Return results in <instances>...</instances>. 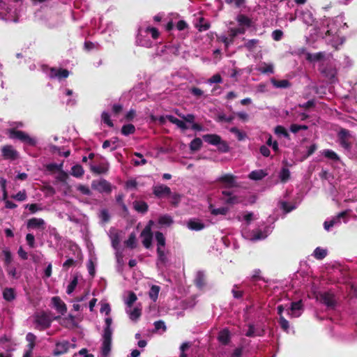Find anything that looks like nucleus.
Instances as JSON below:
<instances>
[{"mask_svg": "<svg viewBox=\"0 0 357 357\" xmlns=\"http://www.w3.org/2000/svg\"><path fill=\"white\" fill-rule=\"evenodd\" d=\"M224 202L227 204L234 205L242 202V199L240 197L232 195L229 197L225 198L224 199Z\"/></svg>", "mask_w": 357, "mask_h": 357, "instance_id": "37998d69", "label": "nucleus"}, {"mask_svg": "<svg viewBox=\"0 0 357 357\" xmlns=\"http://www.w3.org/2000/svg\"><path fill=\"white\" fill-rule=\"evenodd\" d=\"M158 223L162 225H170L173 223V220L170 215H164L159 218Z\"/></svg>", "mask_w": 357, "mask_h": 357, "instance_id": "58836bf2", "label": "nucleus"}, {"mask_svg": "<svg viewBox=\"0 0 357 357\" xmlns=\"http://www.w3.org/2000/svg\"><path fill=\"white\" fill-rule=\"evenodd\" d=\"M155 238L157 242V248H165L166 239L161 231H155Z\"/></svg>", "mask_w": 357, "mask_h": 357, "instance_id": "393cba45", "label": "nucleus"}, {"mask_svg": "<svg viewBox=\"0 0 357 357\" xmlns=\"http://www.w3.org/2000/svg\"><path fill=\"white\" fill-rule=\"evenodd\" d=\"M112 246L114 249L118 250L120 243V236L119 234L116 233L111 236Z\"/></svg>", "mask_w": 357, "mask_h": 357, "instance_id": "de8ad7c7", "label": "nucleus"}, {"mask_svg": "<svg viewBox=\"0 0 357 357\" xmlns=\"http://www.w3.org/2000/svg\"><path fill=\"white\" fill-rule=\"evenodd\" d=\"M278 322L280 324L281 328L284 331L288 332V330L289 328V321L283 316H281V317L279 318Z\"/></svg>", "mask_w": 357, "mask_h": 357, "instance_id": "864d4df0", "label": "nucleus"}, {"mask_svg": "<svg viewBox=\"0 0 357 357\" xmlns=\"http://www.w3.org/2000/svg\"><path fill=\"white\" fill-rule=\"evenodd\" d=\"M36 323L42 326L43 329L50 327L52 321L45 312L38 314L35 317Z\"/></svg>", "mask_w": 357, "mask_h": 357, "instance_id": "6e6552de", "label": "nucleus"}, {"mask_svg": "<svg viewBox=\"0 0 357 357\" xmlns=\"http://www.w3.org/2000/svg\"><path fill=\"white\" fill-rule=\"evenodd\" d=\"M320 300L321 303L328 307H334L335 306L336 302L333 294L324 292L321 294Z\"/></svg>", "mask_w": 357, "mask_h": 357, "instance_id": "9d476101", "label": "nucleus"}, {"mask_svg": "<svg viewBox=\"0 0 357 357\" xmlns=\"http://www.w3.org/2000/svg\"><path fill=\"white\" fill-rule=\"evenodd\" d=\"M9 138L13 139H18L21 142L31 146H35L37 144V140L29 136L27 133L22 130H17L16 128H11L8 130Z\"/></svg>", "mask_w": 357, "mask_h": 357, "instance_id": "f257e3e1", "label": "nucleus"}, {"mask_svg": "<svg viewBox=\"0 0 357 357\" xmlns=\"http://www.w3.org/2000/svg\"><path fill=\"white\" fill-rule=\"evenodd\" d=\"M204 142L209 144L217 146L220 142L221 137L217 134H206L202 136Z\"/></svg>", "mask_w": 357, "mask_h": 357, "instance_id": "4468645a", "label": "nucleus"}, {"mask_svg": "<svg viewBox=\"0 0 357 357\" xmlns=\"http://www.w3.org/2000/svg\"><path fill=\"white\" fill-rule=\"evenodd\" d=\"M3 297L6 301H12L15 298V290L13 288H5L3 291Z\"/></svg>", "mask_w": 357, "mask_h": 357, "instance_id": "bb28decb", "label": "nucleus"}, {"mask_svg": "<svg viewBox=\"0 0 357 357\" xmlns=\"http://www.w3.org/2000/svg\"><path fill=\"white\" fill-rule=\"evenodd\" d=\"M112 335V334H109V332L103 333L102 335V354L105 357H107L111 351Z\"/></svg>", "mask_w": 357, "mask_h": 357, "instance_id": "0eeeda50", "label": "nucleus"}, {"mask_svg": "<svg viewBox=\"0 0 357 357\" xmlns=\"http://www.w3.org/2000/svg\"><path fill=\"white\" fill-rule=\"evenodd\" d=\"M211 213L213 215H226L228 211L229 208L227 207H220L218 208H213V205H210L209 206Z\"/></svg>", "mask_w": 357, "mask_h": 357, "instance_id": "c9c22d12", "label": "nucleus"}, {"mask_svg": "<svg viewBox=\"0 0 357 357\" xmlns=\"http://www.w3.org/2000/svg\"><path fill=\"white\" fill-rule=\"evenodd\" d=\"M166 118L170 123L175 124L183 130H185L188 128L183 120H180L172 115H167Z\"/></svg>", "mask_w": 357, "mask_h": 357, "instance_id": "412c9836", "label": "nucleus"}, {"mask_svg": "<svg viewBox=\"0 0 357 357\" xmlns=\"http://www.w3.org/2000/svg\"><path fill=\"white\" fill-rule=\"evenodd\" d=\"M218 339L224 345H227L231 340L230 333L228 329H223L219 333Z\"/></svg>", "mask_w": 357, "mask_h": 357, "instance_id": "aec40b11", "label": "nucleus"}, {"mask_svg": "<svg viewBox=\"0 0 357 357\" xmlns=\"http://www.w3.org/2000/svg\"><path fill=\"white\" fill-rule=\"evenodd\" d=\"M282 36H283V32H282V31H281L280 29H276V30L273 31L272 33V37H273V40L275 41L280 40L282 39Z\"/></svg>", "mask_w": 357, "mask_h": 357, "instance_id": "774afa93", "label": "nucleus"}, {"mask_svg": "<svg viewBox=\"0 0 357 357\" xmlns=\"http://www.w3.org/2000/svg\"><path fill=\"white\" fill-rule=\"evenodd\" d=\"M100 218H101L103 222H109L110 220V215L109 214L108 211L107 209H102L100 211Z\"/></svg>", "mask_w": 357, "mask_h": 357, "instance_id": "680f3d73", "label": "nucleus"}, {"mask_svg": "<svg viewBox=\"0 0 357 357\" xmlns=\"http://www.w3.org/2000/svg\"><path fill=\"white\" fill-rule=\"evenodd\" d=\"M91 188L100 193H111L112 187L111 183L104 178L93 180L91 182Z\"/></svg>", "mask_w": 357, "mask_h": 357, "instance_id": "f03ea898", "label": "nucleus"}, {"mask_svg": "<svg viewBox=\"0 0 357 357\" xmlns=\"http://www.w3.org/2000/svg\"><path fill=\"white\" fill-rule=\"evenodd\" d=\"M11 197L17 201L22 202L26 200L27 196L25 190L20 191L16 195H12Z\"/></svg>", "mask_w": 357, "mask_h": 357, "instance_id": "4d7b16f0", "label": "nucleus"}, {"mask_svg": "<svg viewBox=\"0 0 357 357\" xmlns=\"http://www.w3.org/2000/svg\"><path fill=\"white\" fill-rule=\"evenodd\" d=\"M45 225V221L41 218H33L28 220V228H39Z\"/></svg>", "mask_w": 357, "mask_h": 357, "instance_id": "5701e85b", "label": "nucleus"}, {"mask_svg": "<svg viewBox=\"0 0 357 357\" xmlns=\"http://www.w3.org/2000/svg\"><path fill=\"white\" fill-rule=\"evenodd\" d=\"M234 116L233 115L227 116L225 114L221 113V114H218L216 121L218 122L231 123L234 120Z\"/></svg>", "mask_w": 357, "mask_h": 357, "instance_id": "c03bdc74", "label": "nucleus"}, {"mask_svg": "<svg viewBox=\"0 0 357 357\" xmlns=\"http://www.w3.org/2000/svg\"><path fill=\"white\" fill-rule=\"evenodd\" d=\"M142 315V310L139 307H135L130 311L129 317L132 321H137Z\"/></svg>", "mask_w": 357, "mask_h": 357, "instance_id": "ea45409f", "label": "nucleus"}, {"mask_svg": "<svg viewBox=\"0 0 357 357\" xmlns=\"http://www.w3.org/2000/svg\"><path fill=\"white\" fill-rule=\"evenodd\" d=\"M78 283V277L77 275H75L70 282V284L67 287L66 293L68 294H71L75 289L76 288Z\"/></svg>", "mask_w": 357, "mask_h": 357, "instance_id": "e433bc0d", "label": "nucleus"}, {"mask_svg": "<svg viewBox=\"0 0 357 357\" xmlns=\"http://www.w3.org/2000/svg\"><path fill=\"white\" fill-rule=\"evenodd\" d=\"M327 255V250L323 248H321L320 247H317L314 250L313 253V256L315 259L318 260H321L324 258H325Z\"/></svg>", "mask_w": 357, "mask_h": 357, "instance_id": "f704fd0d", "label": "nucleus"}, {"mask_svg": "<svg viewBox=\"0 0 357 357\" xmlns=\"http://www.w3.org/2000/svg\"><path fill=\"white\" fill-rule=\"evenodd\" d=\"M324 57V52H317L315 54L307 53L306 55V59L309 61H318L323 59Z\"/></svg>", "mask_w": 357, "mask_h": 357, "instance_id": "473e14b6", "label": "nucleus"}, {"mask_svg": "<svg viewBox=\"0 0 357 357\" xmlns=\"http://www.w3.org/2000/svg\"><path fill=\"white\" fill-rule=\"evenodd\" d=\"M121 132L122 135L128 136L135 132V127L131 123L126 124L122 126Z\"/></svg>", "mask_w": 357, "mask_h": 357, "instance_id": "2f4dec72", "label": "nucleus"}, {"mask_svg": "<svg viewBox=\"0 0 357 357\" xmlns=\"http://www.w3.org/2000/svg\"><path fill=\"white\" fill-rule=\"evenodd\" d=\"M1 154L5 160H15L19 158V153L11 145H5L1 147Z\"/></svg>", "mask_w": 357, "mask_h": 357, "instance_id": "39448f33", "label": "nucleus"}, {"mask_svg": "<svg viewBox=\"0 0 357 357\" xmlns=\"http://www.w3.org/2000/svg\"><path fill=\"white\" fill-rule=\"evenodd\" d=\"M158 259H157V266L160 264L165 265L168 262V259L167 256V253L168 252L165 251V248H157L156 250Z\"/></svg>", "mask_w": 357, "mask_h": 357, "instance_id": "dca6fc26", "label": "nucleus"}, {"mask_svg": "<svg viewBox=\"0 0 357 357\" xmlns=\"http://www.w3.org/2000/svg\"><path fill=\"white\" fill-rule=\"evenodd\" d=\"M69 76V71L67 69L51 68L50 70V77L58 78L59 79H66Z\"/></svg>", "mask_w": 357, "mask_h": 357, "instance_id": "1a4fd4ad", "label": "nucleus"}, {"mask_svg": "<svg viewBox=\"0 0 357 357\" xmlns=\"http://www.w3.org/2000/svg\"><path fill=\"white\" fill-rule=\"evenodd\" d=\"M146 31L151 34V36L153 39L158 38L160 36V33L157 28L155 27H148L146 29Z\"/></svg>", "mask_w": 357, "mask_h": 357, "instance_id": "69168bd1", "label": "nucleus"}, {"mask_svg": "<svg viewBox=\"0 0 357 357\" xmlns=\"http://www.w3.org/2000/svg\"><path fill=\"white\" fill-rule=\"evenodd\" d=\"M126 247L134 249L137 247L136 235L134 232H132L128 238L124 242Z\"/></svg>", "mask_w": 357, "mask_h": 357, "instance_id": "c756f323", "label": "nucleus"}, {"mask_svg": "<svg viewBox=\"0 0 357 357\" xmlns=\"http://www.w3.org/2000/svg\"><path fill=\"white\" fill-rule=\"evenodd\" d=\"M160 290V287L158 285L153 284L151 287V289L149 292V298L153 301L155 302L158 299Z\"/></svg>", "mask_w": 357, "mask_h": 357, "instance_id": "c85d7f7f", "label": "nucleus"}, {"mask_svg": "<svg viewBox=\"0 0 357 357\" xmlns=\"http://www.w3.org/2000/svg\"><path fill=\"white\" fill-rule=\"evenodd\" d=\"M195 285L199 289H203L206 284V275L204 271H199L194 280Z\"/></svg>", "mask_w": 357, "mask_h": 357, "instance_id": "f8f14e48", "label": "nucleus"}, {"mask_svg": "<svg viewBox=\"0 0 357 357\" xmlns=\"http://www.w3.org/2000/svg\"><path fill=\"white\" fill-rule=\"evenodd\" d=\"M188 227L191 230L200 231L205 228V225L200 221L190 220L188 222Z\"/></svg>", "mask_w": 357, "mask_h": 357, "instance_id": "b1692460", "label": "nucleus"}, {"mask_svg": "<svg viewBox=\"0 0 357 357\" xmlns=\"http://www.w3.org/2000/svg\"><path fill=\"white\" fill-rule=\"evenodd\" d=\"M137 299V295L133 291H130L126 304L128 307H131Z\"/></svg>", "mask_w": 357, "mask_h": 357, "instance_id": "8fccbe9b", "label": "nucleus"}, {"mask_svg": "<svg viewBox=\"0 0 357 357\" xmlns=\"http://www.w3.org/2000/svg\"><path fill=\"white\" fill-rule=\"evenodd\" d=\"M323 154L326 158L333 160L334 161H337L340 160V158L337 155V154L332 150H325Z\"/></svg>", "mask_w": 357, "mask_h": 357, "instance_id": "a19ab883", "label": "nucleus"}, {"mask_svg": "<svg viewBox=\"0 0 357 357\" xmlns=\"http://www.w3.org/2000/svg\"><path fill=\"white\" fill-rule=\"evenodd\" d=\"M338 142L340 146L346 150H349L351 148V132L349 130L341 128L337 133Z\"/></svg>", "mask_w": 357, "mask_h": 357, "instance_id": "7ed1b4c3", "label": "nucleus"}, {"mask_svg": "<svg viewBox=\"0 0 357 357\" xmlns=\"http://www.w3.org/2000/svg\"><path fill=\"white\" fill-rule=\"evenodd\" d=\"M260 274H261V271L259 269H255L254 271L253 275L251 277V281L257 282L259 280H264Z\"/></svg>", "mask_w": 357, "mask_h": 357, "instance_id": "e2e57ef3", "label": "nucleus"}, {"mask_svg": "<svg viewBox=\"0 0 357 357\" xmlns=\"http://www.w3.org/2000/svg\"><path fill=\"white\" fill-rule=\"evenodd\" d=\"M266 175L267 173H266L263 169H259L251 172L248 177L254 181H259L264 178Z\"/></svg>", "mask_w": 357, "mask_h": 357, "instance_id": "4be33fe9", "label": "nucleus"}, {"mask_svg": "<svg viewBox=\"0 0 357 357\" xmlns=\"http://www.w3.org/2000/svg\"><path fill=\"white\" fill-rule=\"evenodd\" d=\"M168 197L171 199L170 202L174 206H177L181 201V195L178 193H172Z\"/></svg>", "mask_w": 357, "mask_h": 357, "instance_id": "13d9d810", "label": "nucleus"}, {"mask_svg": "<svg viewBox=\"0 0 357 357\" xmlns=\"http://www.w3.org/2000/svg\"><path fill=\"white\" fill-rule=\"evenodd\" d=\"M101 119H102V121L105 124H107L109 127H110V128L114 127V123H113L112 121L110 119V116L108 112H103L101 114Z\"/></svg>", "mask_w": 357, "mask_h": 357, "instance_id": "09e8293b", "label": "nucleus"}, {"mask_svg": "<svg viewBox=\"0 0 357 357\" xmlns=\"http://www.w3.org/2000/svg\"><path fill=\"white\" fill-rule=\"evenodd\" d=\"M70 343L68 341L58 342L56 344V347L53 351L54 356H61L68 351Z\"/></svg>", "mask_w": 357, "mask_h": 357, "instance_id": "ddd939ff", "label": "nucleus"}, {"mask_svg": "<svg viewBox=\"0 0 357 357\" xmlns=\"http://www.w3.org/2000/svg\"><path fill=\"white\" fill-rule=\"evenodd\" d=\"M271 82L276 88L285 89L291 86V83L287 79L277 80L272 79Z\"/></svg>", "mask_w": 357, "mask_h": 357, "instance_id": "cd10ccee", "label": "nucleus"}, {"mask_svg": "<svg viewBox=\"0 0 357 357\" xmlns=\"http://www.w3.org/2000/svg\"><path fill=\"white\" fill-rule=\"evenodd\" d=\"M52 302L59 313L63 315L67 312L66 305L59 296H54L52 298Z\"/></svg>", "mask_w": 357, "mask_h": 357, "instance_id": "9b49d317", "label": "nucleus"}, {"mask_svg": "<svg viewBox=\"0 0 357 357\" xmlns=\"http://www.w3.org/2000/svg\"><path fill=\"white\" fill-rule=\"evenodd\" d=\"M291 177V173L288 168L282 167L279 173V178L282 183H286Z\"/></svg>", "mask_w": 357, "mask_h": 357, "instance_id": "a878e982", "label": "nucleus"}, {"mask_svg": "<svg viewBox=\"0 0 357 357\" xmlns=\"http://www.w3.org/2000/svg\"><path fill=\"white\" fill-rule=\"evenodd\" d=\"M155 329L158 331L162 329L163 331H166L167 327L165 322L162 320H158L154 322Z\"/></svg>", "mask_w": 357, "mask_h": 357, "instance_id": "338daca9", "label": "nucleus"}, {"mask_svg": "<svg viewBox=\"0 0 357 357\" xmlns=\"http://www.w3.org/2000/svg\"><path fill=\"white\" fill-rule=\"evenodd\" d=\"M236 20L239 26H243L250 28L252 26V20L244 14H239L236 16Z\"/></svg>", "mask_w": 357, "mask_h": 357, "instance_id": "f3484780", "label": "nucleus"}, {"mask_svg": "<svg viewBox=\"0 0 357 357\" xmlns=\"http://www.w3.org/2000/svg\"><path fill=\"white\" fill-rule=\"evenodd\" d=\"M26 241L30 248H33L35 247V237L33 234H27L26 236Z\"/></svg>", "mask_w": 357, "mask_h": 357, "instance_id": "0e129e2a", "label": "nucleus"}, {"mask_svg": "<svg viewBox=\"0 0 357 357\" xmlns=\"http://www.w3.org/2000/svg\"><path fill=\"white\" fill-rule=\"evenodd\" d=\"M202 146V141L200 138L196 137L190 144V149L192 151H199Z\"/></svg>", "mask_w": 357, "mask_h": 357, "instance_id": "72a5a7b5", "label": "nucleus"}, {"mask_svg": "<svg viewBox=\"0 0 357 357\" xmlns=\"http://www.w3.org/2000/svg\"><path fill=\"white\" fill-rule=\"evenodd\" d=\"M237 33L234 29V28H229L228 30V39L231 45H232L234 42L236 37L237 36Z\"/></svg>", "mask_w": 357, "mask_h": 357, "instance_id": "052dcab7", "label": "nucleus"}, {"mask_svg": "<svg viewBox=\"0 0 357 357\" xmlns=\"http://www.w3.org/2000/svg\"><path fill=\"white\" fill-rule=\"evenodd\" d=\"M153 223V222L151 220L149 222V225H147L144 229L142 231L140 236L143 238L142 239V244L143 245L149 249L151 248L152 244V240H153V233L151 231V225Z\"/></svg>", "mask_w": 357, "mask_h": 357, "instance_id": "20e7f679", "label": "nucleus"}, {"mask_svg": "<svg viewBox=\"0 0 357 357\" xmlns=\"http://www.w3.org/2000/svg\"><path fill=\"white\" fill-rule=\"evenodd\" d=\"M259 71L264 74H273L274 73L272 64L264 63V66L260 67Z\"/></svg>", "mask_w": 357, "mask_h": 357, "instance_id": "3c124183", "label": "nucleus"}, {"mask_svg": "<svg viewBox=\"0 0 357 357\" xmlns=\"http://www.w3.org/2000/svg\"><path fill=\"white\" fill-rule=\"evenodd\" d=\"M274 131H275V133L276 135H282L285 138H289V132H287L286 128L284 127H283L282 126H277L275 128Z\"/></svg>", "mask_w": 357, "mask_h": 357, "instance_id": "79ce46f5", "label": "nucleus"}, {"mask_svg": "<svg viewBox=\"0 0 357 357\" xmlns=\"http://www.w3.org/2000/svg\"><path fill=\"white\" fill-rule=\"evenodd\" d=\"M211 24L208 22L206 21L204 18L200 17L197 28L199 31H204L209 29Z\"/></svg>", "mask_w": 357, "mask_h": 357, "instance_id": "4c0bfd02", "label": "nucleus"}, {"mask_svg": "<svg viewBox=\"0 0 357 357\" xmlns=\"http://www.w3.org/2000/svg\"><path fill=\"white\" fill-rule=\"evenodd\" d=\"M84 173V169L80 165H75L71 168V174L76 178L82 177Z\"/></svg>", "mask_w": 357, "mask_h": 357, "instance_id": "7c9ffc66", "label": "nucleus"}, {"mask_svg": "<svg viewBox=\"0 0 357 357\" xmlns=\"http://www.w3.org/2000/svg\"><path fill=\"white\" fill-rule=\"evenodd\" d=\"M153 194L158 198H166L171 195V189L169 187L160 184L153 186Z\"/></svg>", "mask_w": 357, "mask_h": 357, "instance_id": "423d86ee", "label": "nucleus"}, {"mask_svg": "<svg viewBox=\"0 0 357 357\" xmlns=\"http://www.w3.org/2000/svg\"><path fill=\"white\" fill-rule=\"evenodd\" d=\"M307 129L308 127L305 125L291 124L290 126V131L293 133H297L301 130H306Z\"/></svg>", "mask_w": 357, "mask_h": 357, "instance_id": "5fc2aeb1", "label": "nucleus"}, {"mask_svg": "<svg viewBox=\"0 0 357 357\" xmlns=\"http://www.w3.org/2000/svg\"><path fill=\"white\" fill-rule=\"evenodd\" d=\"M259 40L258 39H250V40H248L244 44V47L248 50L252 51L259 44Z\"/></svg>", "mask_w": 357, "mask_h": 357, "instance_id": "a18cd8bd", "label": "nucleus"}, {"mask_svg": "<svg viewBox=\"0 0 357 357\" xmlns=\"http://www.w3.org/2000/svg\"><path fill=\"white\" fill-rule=\"evenodd\" d=\"M218 181L227 184L229 188L236 186V176L230 174L222 175L218 179Z\"/></svg>", "mask_w": 357, "mask_h": 357, "instance_id": "2eb2a0df", "label": "nucleus"}, {"mask_svg": "<svg viewBox=\"0 0 357 357\" xmlns=\"http://www.w3.org/2000/svg\"><path fill=\"white\" fill-rule=\"evenodd\" d=\"M77 190L79 191L82 194L87 196L91 195L92 192L91 190L86 185L79 184L77 187Z\"/></svg>", "mask_w": 357, "mask_h": 357, "instance_id": "bf43d9fd", "label": "nucleus"}, {"mask_svg": "<svg viewBox=\"0 0 357 357\" xmlns=\"http://www.w3.org/2000/svg\"><path fill=\"white\" fill-rule=\"evenodd\" d=\"M178 116L181 117L185 123H193L195 119V116L192 114H188L186 115L178 114Z\"/></svg>", "mask_w": 357, "mask_h": 357, "instance_id": "603ef678", "label": "nucleus"}, {"mask_svg": "<svg viewBox=\"0 0 357 357\" xmlns=\"http://www.w3.org/2000/svg\"><path fill=\"white\" fill-rule=\"evenodd\" d=\"M303 308V303H302V301H296V302H292L291 303V307H290V310L291 311L294 313V314H296V312L297 310H300Z\"/></svg>", "mask_w": 357, "mask_h": 357, "instance_id": "6e6d98bb", "label": "nucleus"}, {"mask_svg": "<svg viewBox=\"0 0 357 357\" xmlns=\"http://www.w3.org/2000/svg\"><path fill=\"white\" fill-rule=\"evenodd\" d=\"M218 149L221 153H228L229 151V146L226 141L220 139V144L218 145Z\"/></svg>", "mask_w": 357, "mask_h": 357, "instance_id": "49530a36", "label": "nucleus"}, {"mask_svg": "<svg viewBox=\"0 0 357 357\" xmlns=\"http://www.w3.org/2000/svg\"><path fill=\"white\" fill-rule=\"evenodd\" d=\"M90 169L96 174H105L109 169V165L107 163H102L100 165L96 166L90 164Z\"/></svg>", "mask_w": 357, "mask_h": 357, "instance_id": "a211bd4d", "label": "nucleus"}, {"mask_svg": "<svg viewBox=\"0 0 357 357\" xmlns=\"http://www.w3.org/2000/svg\"><path fill=\"white\" fill-rule=\"evenodd\" d=\"M133 208L138 213L144 214L149 210V206L146 202L144 201H135L133 202Z\"/></svg>", "mask_w": 357, "mask_h": 357, "instance_id": "6ab92c4d", "label": "nucleus"}]
</instances>
